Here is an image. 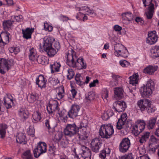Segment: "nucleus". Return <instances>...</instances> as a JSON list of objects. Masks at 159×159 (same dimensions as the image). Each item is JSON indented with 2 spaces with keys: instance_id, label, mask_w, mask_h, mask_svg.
I'll return each instance as SVG.
<instances>
[{
  "instance_id": "nucleus-5",
  "label": "nucleus",
  "mask_w": 159,
  "mask_h": 159,
  "mask_svg": "<svg viewBox=\"0 0 159 159\" xmlns=\"http://www.w3.org/2000/svg\"><path fill=\"white\" fill-rule=\"evenodd\" d=\"M114 54L118 57L121 56L123 57H127L128 55V51L124 46L120 43L114 44Z\"/></svg>"
},
{
  "instance_id": "nucleus-30",
  "label": "nucleus",
  "mask_w": 159,
  "mask_h": 159,
  "mask_svg": "<svg viewBox=\"0 0 159 159\" xmlns=\"http://www.w3.org/2000/svg\"><path fill=\"white\" fill-rule=\"evenodd\" d=\"M150 134V133L148 132H146L143 133L139 138V142L141 143L145 142L148 139Z\"/></svg>"
},
{
  "instance_id": "nucleus-60",
  "label": "nucleus",
  "mask_w": 159,
  "mask_h": 159,
  "mask_svg": "<svg viewBox=\"0 0 159 159\" xmlns=\"http://www.w3.org/2000/svg\"><path fill=\"white\" fill-rule=\"evenodd\" d=\"M120 65L122 67H127L130 65V63L127 61L124 60L120 61Z\"/></svg>"
},
{
  "instance_id": "nucleus-21",
  "label": "nucleus",
  "mask_w": 159,
  "mask_h": 159,
  "mask_svg": "<svg viewBox=\"0 0 159 159\" xmlns=\"http://www.w3.org/2000/svg\"><path fill=\"white\" fill-rule=\"evenodd\" d=\"M76 64V67H80V69H86V64L84 62L82 58H77Z\"/></svg>"
},
{
  "instance_id": "nucleus-54",
  "label": "nucleus",
  "mask_w": 159,
  "mask_h": 159,
  "mask_svg": "<svg viewBox=\"0 0 159 159\" xmlns=\"http://www.w3.org/2000/svg\"><path fill=\"white\" fill-rule=\"evenodd\" d=\"M11 19L12 20L15 19L16 21L17 22H21L23 20V17L21 15L18 16H11Z\"/></svg>"
},
{
  "instance_id": "nucleus-11",
  "label": "nucleus",
  "mask_w": 159,
  "mask_h": 159,
  "mask_svg": "<svg viewBox=\"0 0 159 159\" xmlns=\"http://www.w3.org/2000/svg\"><path fill=\"white\" fill-rule=\"evenodd\" d=\"M156 33L155 31L148 33V37L146 41L147 43L150 45H153L157 41L158 36Z\"/></svg>"
},
{
  "instance_id": "nucleus-44",
  "label": "nucleus",
  "mask_w": 159,
  "mask_h": 159,
  "mask_svg": "<svg viewBox=\"0 0 159 159\" xmlns=\"http://www.w3.org/2000/svg\"><path fill=\"white\" fill-rule=\"evenodd\" d=\"M156 110L155 107H153L151 105V103L148 101V105H147L146 110L149 113L154 112Z\"/></svg>"
},
{
  "instance_id": "nucleus-56",
  "label": "nucleus",
  "mask_w": 159,
  "mask_h": 159,
  "mask_svg": "<svg viewBox=\"0 0 159 159\" xmlns=\"http://www.w3.org/2000/svg\"><path fill=\"white\" fill-rule=\"evenodd\" d=\"M9 50L11 53H14L16 54L19 52V49L18 48L15 47H11L9 48Z\"/></svg>"
},
{
  "instance_id": "nucleus-4",
  "label": "nucleus",
  "mask_w": 159,
  "mask_h": 159,
  "mask_svg": "<svg viewBox=\"0 0 159 159\" xmlns=\"http://www.w3.org/2000/svg\"><path fill=\"white\" fill-rule=\"evenodd\" d=\"M66 63L70 67H75L76 66V62L77 57L76 52L72 49H70L66 54Z\"/></svg>"
},
{
  "instance_id": "nucleus-28",
  "label": "nucleus",
  "mask_w": 159,
  "mask_h": 159,
  "mask_svg": "<svg viewBox=\"0 0 159 159\" xmlns=\"http://www.w3.org/2000/svg\"><path fill=\"white\" fill-rule=\"evenodd\" d=\"M7 128V125L5 124H1L0 125V134L1 137L3 138L5 137L6 133V129Z\"/></svg>"
},
{
  "instance_id": "nucleus-49",
  "label": "nucleus",
  "mask_w": 159,
  "mask_h": 159,
  "mask_svg": "<svg viewBox=\"0 0 159 159\" xmlns=\"http://www.w3.org/2000/svg\"><path fill=\"white\" fill-rule=\"evenodd\" d=\"M63 134L61 132H57L55 135L54 140L56 142H59L62 138Z\"/></svg>"
},
{
  "instance_id": "nucleus-33",
  "label": "nucleus",
  "mask_w": 159,
  "mask_h": 159,
  "mask_svg": "<svg viewBox=\"0 0 159 159\" xmlns=\"http://www.w3.org/2000/svg\"><path fill=\"white\" fill-rule=\"evenodd\" d=\"M122 16L124 19L128 21H131L133 20V15L130 12L124 13L122 14Z\"/></svg>"
},
{
  "instance_id": "nucleus-9",
  "label": "nucleus",
  "mask_w": 159,
  "mask_h": 159,
  "mask_svg": "<svg viewBox=\"0 0 159 159\" xmlns=\"http://www.w3.org/2000/svg\"><path fill=\"white\" fill-rule=\"evenodd\" d=\"M79 148L82 151L79 154L80 158L81 159H91V152L90 150L84 145H80Z\"/></svg>"
},
{
  "instance_id": "nucleus-52",
  "label": "nucleus",
  "mask_w": 159,
  "mask_h": 159,
  "mask_svg": "<svg viewBox=\"0 0 159 159\" xmlns=\"http://www.w3.org/2000/svg\"><path fill=\"white\" fill-rule=\"evenodd\" d=\"M52 47L58 52L60 48V45L59 42L54 41L52 43Z\"/></svg>"
},
{
  "instance_id": "nucleus-42",
  "label": "nucleus",
  "mask_w": 159,
  "mask_h": 159,
  "mask_svg": "<svg viewBox=\"0 0 159 159\" xmlns=\"http://www.w3.org/2000/svg\"><path fill=\"white\" fill-rule=\"evenodd\" d=\"M33 118L34 122H37L41 119V114L38 111L34 112L33 115Z\"/></svg>"
},
{
  "instance_id": "nucleus-40",
  "label": "nucleus",
  "mask_w": 159,
  "mask_h": 159,
  "mask_svg": "<svg viewBox=\"0 0 159 159\" xmlns=\"http://www.w3.org/2000/svg\"><path fill=\"white\" fill-rule=\"evenodd\" d=\"M9 42V37L7 35H6L4 37L2 38L0 35V43H2L3 45L7 44Z\"/></svg>"
},
{
  "instance_id": "nucleus-13",
  "label": "nucleus",
  "mask_w": 159,
  "mask_h": 159,
  "mask_svg": "<svg viewBox=\"0 0 159 159\" xmlns=\"http://www.w3.org/2000/svg\"><path fill=\"white\" fill-rule=\"evenodd\" d=\"M43 47L44 49L52 46V43L51 38L49 36H46L43 39Z\"/></svg>"
},
{
  "instance_id": "nucleus-50",
  "label": "nucleus",
  "mask_w": 159,
  "mask_h": 159,
  "mask_svg": "<svg viewBox=\"0 0 159 159\" xmlns=\"http://www.w3.org/2000/svg\"><path fill=\"white\" fill-rule=\"evenodd\" d=\"M125 122L119 119L117 123L116 128L118 129H121L124 127Z\"/></svg>"
},
{
  "instance_id": "nucleus-51",
  "label": "nucleus",
  "mask_w": 159,
  "mask_h": 159,
  "mask_svg": "<svg viewBox=\"0 0 159 159\" xmlns=\"http://www.w3.org/2000/svg\"><path fill=\"white\" fill-rule=\"evenodd\" d=\"M108 91L107 90L105 89L102 95V98L105 102H108Z\"/></svg>"
},
{
  "instance_id": "nucleus-37",
  "label": "nucleus",
  "mask_w": 159,
  "mask_h": 159,
  "mask_svg": "<svg viewBox=\"0 0 159 159\" xmlns=\"http://www.w3.org/2000/svg\"><path fill=\"white\" fill-rule=\"evenodd\" d=\"M114 93L120 98H121L123 96V90L120 88H116L114 90Z\"/></svg>"
},
{
  "instance_id": "nucleus-38",
  "label": "nucleus",
  "mask_w": 159,
  "mask_h": 159,
  "mask_svg": "<svg viewBox=\"0 0 159 159\" xmlns=\"http://www.w3.org/2000/svg\"><path fill=\"white\" fill-rule=\"evenodd\" d=\"M76 18L78 20H83L84 21L88 19V17L86 15L80 12L77 13Z\"/></svg>"
},
{
  "instance_id": "nucleus-35",
  "label": "nucleus",
  "mask_w": 159,
  "mask_h": 159,
  "mask_svg": "<svg viewBox=\"0 0 159 159\" xmlns=\"http://www.w3.org/2000/svg\"><path fill=\"white\" fill-rule=\"evenodd\" d=\"M138 78V75L136 74H134L131 76L129 78L130 84L133 85L137 84Z\"/></svg>"
},
{
  "instance_id": "nucleus-18",
  "label": "nucleus",
  "mask_w": 159,
  "mask_h": 159,
  "mask_svg": "<svg viewBox=\"0 0 159 159\" xmlns=\"http://www.w3.org/2000/svg\"><path fill=\"white\" fill-rule=\"evenodd\" d=\"M25 139V136L24 134L22 133H19L17 136L16 141L17 143L20 144H25L27 143Z\"/></svg>"
},
{
  "instance_id": "nucleus-63",
  "label": "nucleus",
  "mask_w": 159,
  "mask_h": 159,
  "mask_svg": "<svg viewBox=\"0 0 159 159\" xmlns=\"http://www.w3.org/2000/svg\"><path fill=\"white\" fill-rule=\"evenodd\" d=\"M120 159H133V157L131 153L128 155H125L124 156H122Z\"/></svg>"
},
{
  "instance_id": "nucleus-31",
  "label": "nucleus",
  "mask_w": 159,
  "mask_h": 159,
  "mask_svg": "<svg viewBox=\"0 0 159 159\" xmlns=\"http://www.w3.org/2000/svg\"><path fill=\"white\" fill-rule=\"evenodd\" d=\"M58 92L56 95V97L58 100L62 98L64 96V89L63 86H61L58 88Z\"/></svg>"
},
{
  "instance_id": "nucleus-57",
  "label": "nucleus",
  "mask_w": 159,
  "mask_h": 159,
  "mask_svg": "<svg viewBox=\"0 0 159 159\" xmlns=\"http://www.w3.org/2000/svg\"><path fill=\"white\" fill-rule=\"evenodd\" d=\"M46 81H36V84L38 86V87L42 89L45 88L46 86Z\"/></svg>"
},
{
  "instance_id": "nucleus-64",
  "label": "nucleus",
  "mask_w": 159,
  "mask_h": 159,
  "mask_svg": "<svg viewBox=\"0 0 159 159\" xmlns=\"http://www.w3.org/2000/svg\"><path fill=\"white\" fill-rule=\"evenodd\" d=\"M110 117L108 113L107 112H105L102 116V119L104 120H106L108 119Z\"/></svg>"
},
{
  "instance_id": "nucleus-32",
  "label": "nucleus",
  "mask_w": 159,
  "mask_h": 159,
  "mask_svg": "<svg viewBox=\"0 0 159 159\" xmlns=\"http://www.w3.org/2000/svg\"><path fill=\"white\" fill-rule=\"evenodd\" d=\"M39 98V95L36 93H31L27 97V99L30 103L34 102Z\"/></svg>"
},
{
  "instance_id": "nucleus-20",
  "label": "nucleus",
  "mask_w": 159,
  "mask_h": 159,
  "mask_svg": "<svg viewBox=\"0 0 159 159\" xmlns=\"http://www.w3.org/2000/svg\"><path fill=\"white\" fill-rule=\"evenodd\" d=\"M154 9V5L151 4L148 7V11L146 12L147 18L149 19H151L153 16Z\"/></svg>"
},
{
  "instance_id": "nucleus-15",
  "label": "nucleus",
  "mask_w": 159,
  "mask_h": 159,
  "mask_svg": "<svg viewBox=\"0 0 159 159\" xmlns=\"http://www.w3.org/2000/svg\"><path fill=\"white\" fill-rule=\"evenodd\" d=\"M148 101L149 100L147 99H141L138 102L137 105L142 111L146 110Z\"/></svg>"
},
{
  "instance_id": "nucleus-2",
  "label": "nucleus",
  "mask_w": 159,
  "mask_h": 159,
  "mask_svg": "<svg viewBox=\"0 0 159 159\" xmlns=\"http://www.w3.org/2000/svg\"><path fill=\"white\" fill-rule=\"evenodd\" d=\"M114 133L113 126L111 124H105L101 126L99 132V135L103 138H111Z\"/></svg>"
},
{
  "instance_id": "nucleus-14",
  "label": "nucleus",
  "mask_w": 159,
  "mask_h": 159,
  "mask_svg": "<svg viewBox=\"0 0 159 159\" xmlns=\"http://www.w3.org/2000/svg\"><path fill=\"white\" fill-rule=\"evenodd\" d=\"M78 11H84L87 13V14L91 17L96 16V13L93 10H90L87 6L82 7L81 8H78Z\"/></svg>"
},
{
  "instance_id": "nucleus-8",
  "label": "nucleus",
  "mask_w": 159,
  "mask_h": 159,
  "mask_svg": "<svg viewBox=\"0 0 159 159\" xmlns=\"http://www.w3.org/2000/svg\"><path fill=\"white\" fill-rule=\"evenodd\" d=\"M69 116L72 118H75L81 115L80 108L78 105L73 104L71 106V109L68 113Z\"/></svg>"
},
{
  "instance_id": "nucleus-55",
  "label": "nucleus",
  "mask_w": 159,
  "mask_h": 159,
  "mask_svg": "<svg viewBox=\"0 0 159 159\" xmlns=\"http://www.w3.org/2000/svg\"><path fill=\"white\" fill-rule=\"evenodd\" d=\"M137 127L136 125H134L133 127L132 133L136 136H138L141 133L139 130V128H138L137 129H136Z\"/></svg>"
},
{
  "instance_id": "nucleus-25",
  "label": "nucleus",
  "mask_w": 159,
  "mask_h": 159,
  "mask_svg": "<svg viewBox=\"0 0 159 159\" xmlns=\"http://www.w3.org/2000/svg\"><path fill=\"white\" fill-rule=\"evenodd\" d=\"M61 65L59 62H55L50 65V68L52 73L58 72Z\"/></svg>"
},
{
  "instance_id": "nucleus-7",
  "label": "nucleus",
  "mask_w": 159,
  "mask_h": 159,
  "mask_svg": "<svg viewBox=\"0 0 159 159\" xmlns=\"http://www.w3.org/2000/svg\"><path fill=\"white\" fill-rule=\"evenodd\" d=\"M130 146L129 139L128 138H125L122 139L119 146V151L121 152L125 153L129 149Z\"/></svg>"
},
{
  "instance_id": "nucleus-26",
  "label": "nucleus",
  "mask_w": 159,
  "mask_h": 159,
  "mask_svg": "<svg viewBox=\"0 0 159 159\" xmlns=\"http://www.w3.org/2000/svg\"><path fill=\"white\" fill-rule=\"evenodd\" d=\"M136 125L137 126L136 128H139V130L140 132H141L144 129L146 123L143 120H138L136 123Z\"/></svg>"
},
{
  "instance_id": "nucleus-48",
  "label": "nucleus",
  "mask_w": 159,
  "mask_h": 159,
  "mask_svg": "<svg viewBox=\"0 0 159 159\" xmlns=\"http://www.w3.org/2000/svg\"><path fill=\"white\" fill-rule=\"evenodd\" d=\"M74 75L75 73L72 69H68L66 76L68 80H70L73 78Z\"/></svg>"
},
{
  "instance_id": "nucleus-22",
  "label": "nucleus",
  "mask_w": 159,
  "mask_h": 159,
  "mask_svg": "<svg viewBox=\"0 0 159 159\" xmlns=\"http://www.w3.org/2000/svg\"><path fill=\"white\" fill-rule=\"evenodd\" d=\"M76 84L81 86L85 84V82L84 80V77L80 74H76L75 78Z\"/></svg>"
},
{
  "instance_id": "nucleus-12",
  "label": "nucleus",
  "mask_w": 159,
  "mask_h": 159,
  "mask_svg": "<svg viewBox=\"0 0 159 159\" xmlns=\"http://www.w3.org/2000/svg\"><path fill=\"white\" fill-rule=\"evenodd\" d=\"M10 62L7 61L4 59L0 60V73L2 74H4L5 72L3 69L6 68L8 70L11 67V66L10 63Z\"/></svg>"
},
{
  "instance_id": "nucleus-36",
  "label": "nucleus",
  "mask_w": 159,
  "mask_h": 159,
  "mask_svg": "<svg viewBox=\"0 0 159 159\" xmlns=\"http://www.w3.org/2000/svg\"><path fill=\"white\" fill-rule=\"evenodd\" d=\"M57 106L56 104H49L47 106V110L49 113H53L57 110Z\"/></svg>"
},
{
  "instance_id": "nucleus-16",
  "label": "nucleus",
  "mask_w": 159,
  "mask_h": 159,
  "mask_svg": "<svg viewBox=\"0 0 159 159\" xmlns=\"http://www.w3.org/2000/svg\"><path fill=\"white\" fill-rule=\"evenodd\" d=\"M19 115L21 121H24L28 117L29 112L23 109H20L19 111Z\"/></svg>"
},
{
  "instance_id": "nucleus-27",
  "label": "nucleus",
  "mask_w": 159,
  "mask_h": 159,
  "mask_svg": "<svg viewBox=\"0 0 159 159\" xmlns=\"http://www.w3.org/2000/svg\"><path fill=\"white\" fill-rule=\"evenodd\" d=\"M4 102L3 104L8 109L11 107V103L12 102V99L9 98L7 96L4 97L3 98Z\"/></svg>"
},
{
  "instance_id": "nucleus-47",
  "label": "nucleus",
  "mask_w": 159,
  "mask_h": 159,
  "mask_svg": "<svg viewBox=\"0 0 159 159\" xmlns=\"http://www.w3.org/2000/svg\"><path fill=\"white\" fill-rule=\"evenodd\" d=\"M22 157L23 159H29L30 158L33 157L30 150H28L25 151L23 153Z\"/></svg>"
},
{
  "instance_id": "nucleus-10",
  "label": "nucleus",
  "mask_w": 159,
  "mask_h": 159,
  "mask_svg": "<svg viewBox=\"0 0 159 159\" xmlns=\"http://www.w3.org/2000/svg\"><path fill=\"white\" fill-rule=\"evenodd\" d=\"M126 107V104L123 101H116L113 103V108L118 112H123Z\"/></svg>"
},
{
  "instance_id": "nucleus-61",
  "label": "nucleus",
  "mask_w": 159,
  "mask_h": 159,
  "mask_svg": "<svg viewBox=\"0 0 159 159\" xmlns=\"http://www.w3.org/2000/svg\"><path fill=\"white\" fill-rule=\"evenodd\" d=\"M56 148L53 145L50 146L49 147L48 151L50 154L54 153L56 150Z\"/></svg>"
},
{
  "instance_id": "nucleus-62",
  "label": "nucleus",
  "mask_w": 159,
  "mask_h": 159,
  "mask_svg": "<svg viewBox=\"0 0 159 159\" xmlns=\"http://www.w3.org/2000/svg\"><path fill=\"white\" fill-rule=\"evenodd\" d=\"M35 129L34 127L30 126L29 128V130L28 131V134L33 137L34 136Z\"/></svg>"
},
{
  "instance_id": "nucleus-41",
  "label": "nucleus",
  "mask_w": 159,
  "mask_h": 159,
  "mask_svg": "<svg viewBox=\"0 0 159 159\" xmlns=\"http://www.w3.org/2000/svg\"><path fill=\"white\" fill-rule=\"evenodd\" d=\"M37 146L44 153L46 152L47 151V144L45 143L40 142L38 143Z\"/></svg>"
},
{
  "instance_id": "nucleus-53",
  "label": "nucleus",
  "mask_w": 159,
  "mask_h": 159,
  "mask_svg": "<svg viewBox=\"0 0 159 159\" xmlns=\"http://www.w3.org/2000/svg\"><path fill=\"white\" fill-rule=\"evenodd\" d=\"M95 98L94 94L93 92H89L88 95L86 97L87 100L91 101Z\"/></svg>"
},
{
  "instance_id": "nucleus-46",
  "label": "nucleus",
  "mask_w": 159,
  "mask_h": 159,
  "mask_svg": "<svg viewBox=\"0 0 159 159\" xmlns=\"http://www.w3.org/2000/svg\"><path fill=\"white\" fill-rule=\"evenodd\" d=\"M156 118H152L148 121V127L149 129H152L155 125L156 122Z\"/></svg>"
},
{
  "instance_id": "nucleus-59",
  "label": "nucleus",
  "mask_w": 159,
  "mask_h": 159,
  "mask_svg": "<svg viewBox=\"0 0 159 159\" xmlns=\"http://www.w3.org/2000/svg\"><path fill=\"white\" fill-rule=\"evenodd\" d=\"M158 141V139L155 138L154 135H152L151 136L150 138V144H152L155 145L156 144H158L157 143Z\"/></svg>"
},
{
  "instance_id": "nucleus-43",
  "label": "nucleus",
  "mask_w": 159,
  "mask_h": 159,
  "mask_svg": "<svg viewBox=\"0 0 159 159\" xmlns=\"http://www.w3.org/2000/svg\"><path fill=\"white\" fill-rule=\"evenodd\" d=\"M44 153L39 147L37 146L34 150V156L36 158L38 157L41 154Z\"/></svg>"
},
{
  "instance_id": "nucleus-24",
  "label": "nucleus",
  "mask_w": 159,
  "mask_h": 159,
  "mask_svg": "<svg viewBox=\"0 0 159 159\" xmlns=\"http://www.w3.org/2000/svg\"><path fill=\"white\" fill-rule=\"evenodd\" d=\"M35 60H37L39 63L42 65H46L48 64V59L44 56H38Z\"/></svg>"
},
{
  "instance_id": "nucleus-1",
  "label": "nucleus",
  "mask_w": 159,
  "mask_h": 159,
  "mask_svg": "<svg viewBox=\"0 0 159 159\" xmlns=\"http://www.w3.org/2000/svg\"><path fill=\"white\" fill-rule=\"evenodd\" d=\"M86 128L82 124L79 127L77 126L75 123L68 124L64 129V132L65 135L71 138L77 134L79 139L84 140L88 137L86 131Z\"/></svg>"
},
{
  "instance_id": "nucleus-58",
  "label": "nucleus",
  "mask_w": 159,
  "mask_h": 159,
  "mask_svg": "<svg viewBox=\"0 0 159 159\" xmlns=\"http://www.w3.org/2000/svg\"><path fill=\"white\" fill-rule=\"evenodd\" d=\"M44 28L46 31L51 32L53 30V27L47 23H44Z\"/></svg>"
},
{
  "instance_id": "nucleus-23",
  "label": "nucleus",
  "mask_w": 159,
  "mask_h": 159,
  "mask_svg": "<svg viewBox=\"0 0 159 159\" xmlns=\"http://www.w3.org/2000/svg\"><path fill=\"white\" fill-rule=\"evenodd\" d=\"M29 51V56L30 59L33 61L35 60L38 57L36 50L33 48H32L30 49Z\"/></svg>"
},
{
  "instance_id": "nucleus-34",
  "label": "nucleus",
  "mask_w": 159,
  "mask_h": 159,
  "mask_svg": "<svg viewBox=\"0 0 159 159\" xmlns=\"http://www.w3.org/2000/svg\"><path fill=\"white\" fill-rule=\"evenodd\" d=\"M151 53L156 57H159V46H155L151 50Z\"/></svg>"
},
{
  "instance_id": "nucleus-39",
  "label": "nucleus",
  "mask_w": 159,
  "mask_h": 159,
  "mask_svg": "<svg viewBox=\"0 0 159 159\" xmlns=\"http://www.w3.org/2000/svg\"><path fill=\"white\" fill-rule=\"evenodd\" d=\"M14 21L8 20L3 22V28L5 30H9L12 26L13 23Z\"/></svg>"
},
{
  "instance_id": "nucleus-45",
  "label": "nucleus",
  "mask_w": 159,
  "mask_h": 159,
  "mask_svg": "<svg viewBox=\"0 0 159 159\" xmlns=\"http://www.w3.org/2000/svg\"><path fill=\"white\" fill-rule=\"evenodd\" d=\"M159 147V144H156L155 145L152 144H149V150L151 152L154 153L156 151V150Z\"/></svg>"
},
{
  "instance_id": "nucleus-17",
  "label": "nucleus",
  "mask_w": 159,
  "mask_h": 159,
  "mask_svg": "<svg viewBox=\"0 0 159 159\" xmlns=\"http://www.w3.org/2000/svg\"><path fill=\"white\" fill-rule=\"evenodd\" d=\"M157 66H149L143 69V72L145 73L152 75L157 70Z\"/></svg>"
},
{
  "instance_id": "nucleus-6",
  "label": "nucleus",
  "mask_w": 159,
  "mask_h": 159,
  "mask_svg": "<svg viewBox=\"0 0 159 159\" xmlns=\"http://www.w3.org/2000/svg\"><path fill=\"white\" fill-rule=\"evenodd\" d=\"M90 144L93 151L98 152L101 150L102 143L99 138H94L92 140Z\"/></svg>"
},
{
  "instance_id": "nucleus-19",
  "label": "nucleus",
  "mask_w": 159,
  "mask_h": 159,
  "mask_svg": "<svg viewBox=\"0 0 159 159\" xmlns=\"http://www.w3.org/2000/svg\"><path fill=\"white\" fill-rule=\"evenodd\" d=\"M34 29L27 28L25 30H22V33L23 37L27 39L31 38V35L32 33L34 31Z\"/></svg>"
},
{
  "instance_id": "nucleus-29",
  "label": "nucleus",
  "mask_w": 159,
  "mask_h": 159,
  "mask_svg": "<svg viewBox=\"0 0 159 159\" xmlns=\"http://www.w3.org/2000/svg\"><path fill=\"white\" fill-rule=\"evenodd\" d=\"M49 57L53 56L57 52L52 46L44 49Z\"/></svg>"
},
{
  "instance_id": "nucleus-3",
  "label": "nucleus",
  "mask_w": 159,
  "mask_h": 159,
  "mask_svg": "<svg viewBox=\"0 0 159 159\" xmlns=\"http://www.w3.org/2000/svg\"><path fill=\"white\" fill-rule=\"evenodd\" d=\"M154 89V83L153 81L150 80L147 81L146 85L141 88L140 92L142 96L146 97L150 96Z\"/></svg>"
}]
</instances>
